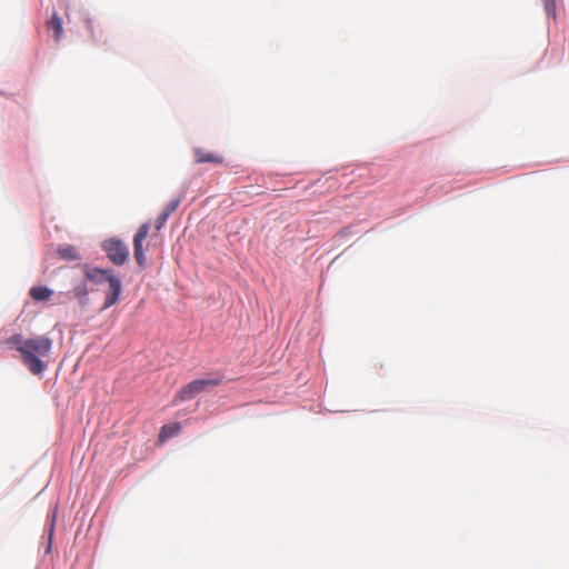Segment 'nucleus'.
Here are the masks:
<instances>
[{
    "instance_id": "f257e3e1",
    "label": "nucleus",
    "mask_w": 569,
    "mask_h": 569,
    "mask_svg": "<svg viewBox=\"0 0 569 569\" xmlns=\"http://www.w3.org/2000/svg\"><path fill=\"white\" fill-rule=\"evenodd\" d=\"M8 345L16 347L20 352L22 362L33 375H41L46 370V363L41 360L49 356L52 340L47 336H37L24 339L21 335H13L7 340Z\"/></svg>"
},
{
    "instance_id": "f03ea898",
    "label": "nucleus",
    "mask_w": 569,
    "mask_h": 569,
    "mask_svg": "<svg viewBox=\"0 0 569 569\" xmlns=\"http://www.w3.org/2000/svg\"><path fill=\"white\" fill-rule=\"evenodd\" d=\"M223 381V375L214 372L206 379H197L186 385L174 397V401H186L192 399L196 395H199L207 390L209 387L219 386Z\"/></svg>"
},
{
    "instance_id": "7ed1b4c3",
    "label": "nucleus",
    "mask_w": 569,
    "mask_h": 569,
    "mask_svg": "<svg viewBox=\"0 0 569 569\" xmlns=\"http://www.w3.org/2000/svg\"><path fill=\"white\" fill-rule=\"evenodd\" d=\"M109 260L117 264L122 266L129 257V249L124 242L117 239L106 240L102 244Z\"/></svg>"
},
{
    "instance_id": "20e7f679",
    "label": "nucleus",
    "mask_w": 569,
    "mask_h": 569,
    "mask_svg": "<svg viewBox=\"0 0 569 569\" xmlns=\"http://www.w3.org/2000/svg\"><path fill=\"white\" fill-rule=\"evenodd\" d=\"M151 226L150 223L146 222L141 224L137 231V233L133 237V256L137 261V263L140 267H146L147 264V257L143 249V241L148 237L150 232Z\"/></svg>"
},
{
    "instance_id": "39448f33",
    "label": "nucleus",
    "mask_w": 569,
    "mask_h": 569,
    "mask_svg": "<svg viewBox=\"0 0 569 569\" xmlns=\"http://www.w3.org/2000/svg\"><path fill=\"white\" fill-rule=\"evenodd\" d=\"M84 276L90 282L96 284L108 282V284L111 286V279H119L117 276L113 274V271L110 269H99L90 267H86Z\"/></svg>"
},
{
    "instance_id": "423d86ee",
    "label": "nucleus",
    "mask_w": 569,
    "mask_h": 569,
    "mask_svg": "<svg viewBox=\"0 0 569 569\" xmlns=\"http://www.w3.org/2000/svg\"><path fill=\"white\" fill-rule=\"evenodd\" d=\"M122 292V283L120 279H111V286H109V290L106 293L104 302L101 307V311H104L116 305Z\"/></svg>"
},
{
    "instance_id": "0eeeda50",
    "label": "nucleus",
    "mask_w": 569,
    "mask_h": 569,
    "mask_svg": "<svg viewBox=\"0 0 569 569\" xmlns=\"http://www.w3.org/2000/svg\"><path fill=\"white\" fill-rule=\"evenodd\" d=\"M194 158H196L197 163H206V162L222 163L223 162V158L220 154H218L216 152L207 151L201 148L194 149Z\"/></svg>"
},
{
    "instance_id": "6e6552de",
    "label": "nucleus",
    "mask_w": 569,
    "mask_h": 569,
    "mask_svg": "<svg viewBox=\"0 0 569 569\" xmlns=\"http://www.w3.org/2000/svg\"><path fill=\"white\" fill-rule=\"evenodd\" d=\"M48 30L53 32L54 39L60 40L63 29H62V20L58 16V13H53L51 19L47 23Z\"/></svg>"
},
{
    "instance_id": "1a4fd4ad",
    "label": "nucleus",
    "mask_w": 569,
    "mask_h": 569,
    "mask_svg": "<svg viewBox=\"0 0 569 569\" xmlns=\"http://www.w3.org/2000/svg\"><path fill=\"white\" fill-rule=\"evenodd\" d=\"M58 253L64 260L73 261L80 259L77 248L70 244L59 247Z\"/></svg>"
},
{
    "instance_id": "9d476101",
    "label": "nucleus",
    "mask_w": 569,
    "mask_h": 569,
    "mask_svg": "<svg viewBox=\"0 0 569 569\" xmlns=\"http://www.w3.org/2000/svg\"><path fill=\"white\" fill-rule=\"evenodd\" d=\"M51 295H52V290L47 287L38 286V287H32L30 289L31 298L37 301L47 300L51 297Z\"/></svg>"
},
{
    "instance_id": "9b49d317",
    "label": "nucleus",
    "mask_w": 569,
    "mask_h": 569,
    "mask_svg": "<svg viewBox=\"0 0 569 569\" xmlns=\"http://www.w3.org/2000/svg\"><path fill=\"white\" fill-rule=\"evenodd\" d=\"M180 430H181V426L178 422L164 425L160 430L159 438H160V440H166L168 438H171V437L178 435L180 432Z\"/></svg>"
},
{
    "instance_id": "f8f14e48",
    "label": "nucleus",
    "mask_w": 569,
    "mask_h": 569,
    "mask_svg": "<svg viewBox=\"0 0 569 569\" xmlns=\"http://www.w3.org/2000/svg\"><path fill=\"white\" fill-rule=\"evenodd\" d=\"M168 218H169L168 212L162 211L159 214V217L156 219V223H154V229L157 232L162 229V227L166 224Z\"/></svg>"
},
{
    "instance_id": "ddd939ff",
    "label": "nucleus",
    "mask_w": 569,
    "mask_h": 569,
    "mask_svg": "<svg viewBox=\"0 0 569 569\" xmlns=\"http://www.w3.org/2000/svg\"><path fill=\"white\" fill-rule=\"evenodd\" d=\"M545 3V9L548 16L555 17L556 16V2L555 0H542Z\"/></svg>"
},
{
    "instance_id": "4468645a",
    "label": "nucleus",
    "mask_w": 569,
    "mask_h": 569,
    "mask_svg": "<svg viewBox=\"0 0 569 569\" xmlns=\"http://www.w3.org/2000/svg\"><path fill=\"white\" fill-rule=\"evenodd\" d=\"M181 202V198L178 197L177 199L172 200L167 204V207L163 209V212H168V216H170L173 211L177 210Z\"/></svg>"
}]
</instances>
